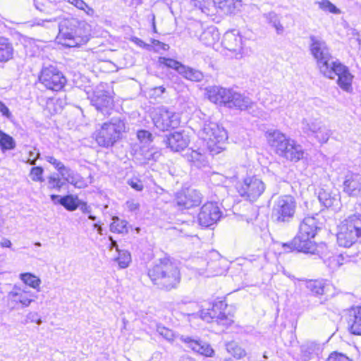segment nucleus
<instances>
[{"instance_id":"1","label":"nucleus","mask_w":361,"mask_h":361,"mask_svg":"<svg viewBox=\"0 0 361 361\" xmlns=\"http://www.w3.org/2000/svg\"><path fill=\"white\" fill-rule=\"evenodd\" d=\"M319 215L306 216L300 224L299 232L290 243H283V247L298 252L314 254L317 250V245L312 240L322 226L319 221Z\"/></svg>"},{"instance_id":"2","label":"nucleus","mask_w":361,"mask_h":361,"mask_svg":"<svg viewBox=\"0 0 361 361\" xmlns=\"http://www.w3.org/2000/svg\"><path fill=\"white\" fill-rule=\"evenodd\" d=\"M148 276L154 285L167 290L176 288L180 279L179 269L169 257L155 260L148 269Z\"/></svg>"},{"instance_id":"3","label":"nucleus","mask_w":361,"mask_h":361,"mask_svg":"<svg viewBox=\"0 0 361 361\" xmlns=\"http://www.w3.org/2000/svg\"><path fill=\"white\" fill-rule=\"evenodd\" d=\"M267 139L269 145L279 157L295 163L303 158L302 147L281 131L278 130L268 131Z\"/></svg>"},{"instance_id":"4","label":"nucleus","mask_w":361,"mask_h":361,"mask_svg":"<svg viewBox=\"0 0 361 361\" xmlns=\"http://www.w3.org/2000/svg\"><path fill=\"white\" fill-rule=\"evenodd\" d=\"M207 94L211 102L224 104L229 108L235 107L240 110H246L253 105V102L250 97L230 89L214 86L208 90Z\"/></svg>"},{"instance_id":"5","label":"nucleus","mask_w":361,"mask_h":361,"mask_svg":"<svg viewBox=\"0 0 361 361\" xmlns=\"http://www.w3.org/2000/svg\"><path fill=\"white\" fill-rule=\"evenodd\" d=\"M81 23L75 18L63 19L59 24L57 39L66 47H76L85 44L90 39L83 34Z\"/></svg>"},{"instance_id":"6","label":"nucleus","mask_w":361,"mask_h":361,"mask_svg":"<svg viewBox=\"0 0 361 361\" xmlns=\"http://www.w3.org/2000/svg\"><path fill=\"white\" fill-rule=\"evenodd\" d=\"M199 136L206 142V147L211 155L218 154L225 149L227 133L216 123L206 121L199 131Z\"/></svg>"},{"instance_id":"7","label":"nucleus","mask_w":361,"mask_h":361,"mask_svg":"<svg viewBox=\"0 0 361 361\" xmlns=\"http://www.w3.org/2000/svg\"><path fill=\"white\" fill-rule=\"evenodd\" d=\"M360 236V215L353 214L341 221L337 233V243L339 246L350 247Z\"/></svg>"},{"instance_id":"8","label":"nucleus","mask_w":361,"mask_h":361,"mask_svg":"<svg viewBox=\"0 0 361 361\" xmlns=\"http://www.w3.org/2000/svg\"><path fill=\"white\" fill-rule=\"evenodd\" d=\"M125 128L123 119L119 117L112 118L109 122L103 123L100 129L96 131V142L101 147H111L119 140Z\"/></svg>"},{"instance_id":"9","label":"nucleus","mask_w":361,"mask_h":361,"mask_svg":"<svg viewBox=\"0 0 361 361\" xmlns=\"http://www.w3.org/2000/svg\"><path fill=\"white\" fill-rule=\"evenodd\" d=\"M310 51L317 61V66L322 75L330 73L329 68L336 59L331 56L326 42L321 37L311 35L310 37Z\"/></svg>"},{"instance_id":"10","label":"nucleus","mask_w":361,"mask_h":361,"mask_svg":"<svg viewBox=\"0 0 361 361\" xmlns=\"http://www.w3.org/2000/svg\"><path fill=\"white\" fill-rule=\"evenodd\" d=\"M190 307L195 310L185 314V316H231L235 312V307L228 305L225 300L214 302L204 301L201 304L192 303Z\"/></svg>"},{"instance_id":"11","label":"nucleus","mask_w":361,"mask_h":361,"mask_svg":"<svg viewBox=\"0 0 361 361\" xmlns=\"http://www.w3.org/2000/svg\"><path fill=\"white\" fill-rule=\"evenodd\" d=\"M296 201L292 195H281L274 201L271 217L278 224L290 222L295 213Z\"/></svg>"},{"instance_id":"12","label":"nucleus","mask_w":361,"mask_h":361,"mask_svg":"<svg viewBox=\"0 0 361 361\" xmlns=\"http://www.w3.org/2000/svg\"><path fill=\"white\" fill-rule=\"evenodd\" d=\"M236 189L241 197L254 202L264 192L265 185L257 176H250L239 182L236 185Z\"/></svg>"},{"instance_id":"13","label":"nucleus","mask_w":361,"mask_h":361,"mask_svg":"<svg viewBox=\"0 0 361 361\" xmlns=\"http://www.w3.org/2000/svg\"><path fill=\"white\" fill-rule=\"evenodd\" d=\"M152 120L156 128L161 131L176 128L180 124L179 114L165 106H160L155 110Z\"/></svg>"},{"instance_id":"14","label":"nucleus","mask_w":361,"mask_h":361,"mask_svg":"<svg viewBox=\"0 0 361 361\" xmlns=\"http://www.w3.org/2000/svg\"><path fill=\"white\" fill-rule=\"evenodd\" d=\"M39 80L47 89L54 91L61 90L66 82L63 73L51 65L42 69Z\"/></svg>"},{"instance_id":"15","label":"nucleus","mask_w":361,"mask_h":361,"mask_svg":"<svg viewBox=\"0 0 361 361\" xmlns=\"http://www.w3.org/2000/svg\"><path fill=\"white\" fill-rule=\"evenodd\" d=\"M330 73L324 76L334 79L338 77L337 84L343 90L347 92L352 91V82L353 75L350 73L349 68L342 64L338 60H336L334 63L329 68Z\"/></svg>"},{"instance_id":"16","label":"nucleus","mask_w":361,"mask_h":361,"mask_svg":"<svg viewBox=\"0 0 361 361\" xmlns=\"http://www.w3.org/2000/svg\"><path fill=\"white\" fill-rule=\"evenodd\" d=\"M302 130L308 136H314L320 143H326L331 135V130L317 118H304Z\"/></svg>"},{"instance_id":"17","label":"nucleus","mask_w":361,"mask_h":361,"mask_svg":"<svg viewBox=\"0 0 361 361\" xmlns=\"http://www.w3.org/2000/svg\"><path fill=\"white\" fill-rule=\"evenodd\" d=\"M33 297L27 288L15 286L7 295L8 305L11 309L27 307L34 300Z\"/></svg>"},{"instance_id":"18","label":"nucleus","mask_w":361,"mask_h":361,"mask_svg":"<svg viewBox=\"0 0 361 361\" xmlns=\"http://www.w3.org/2000/svg\"><path fill=\"white\" fill-rule=\"evenodd\" d=\"M221 216V212L216 203L208 202L200 209L198 221L202 226L209 227L215 224Z\"/></svg>"},{"instance_id":"19","label":"nucleus","mask_w":361,"mask_h":361,"mask_svg":"<svg viewBox=\"0 0 361 361\" xmlns=\"http://www.w3.org/2000/svg\"><path fill=\"white\" fill-rule=\"evenodd\" d=\"M200 192L194 189H187L177 192L175 202L179 209H188L198 206L201 203Z\"/></svg>"},{"instance_id":"20","label":"nucleus","mask_w":361,"mask_h":361,"mask_svg":"<svg viewBox=\"0 0 361 361\" xmlns=\"http://www.w3.org/2000/svg\"><path fill=\"white\" fill-rule=\"evenodd\" d=\"M91 103L104 115H110L114 107V100L109 92L100 88H97L94 92Z\"/></svg>"},{"instance_id":"21","label":"nucleus","mask_w":361,"mask_h":361,"mask_svg":"<svg viewBox=\"0 0 361 361\" xmlns=\"http://www.w3.org/2000/svg\"><path fill=\"white\" fill-rule=\"evenodd\" d=\"M180 340L194 353L209 357H212L214 355V350L212 346L200 338L182 335L180 337Z\"/></svg>"},{"instance_id":"22","label":"nucleus","mask_w":361,"mask_h":361,"mask_svg":"<svg viewBox=\"0 0 361 361\" xmlns=\"http://www.w3.org/2000/svg\"><path fill=\"white\" fill-rule=\"evenodd\" d=\"M221 44L227 50L238 54L241 53L243 49L244 40L240 32L233 30L225 32Z\"/></svg>"},{"instance_id":"23","label":"nucleus","mask_w":361,"mask_h":361,"mask_svg":"<svg viewBox=\"0 0 361 361\" xmlns=\"http://www.w3.org/2000/svg\"><path fill=\"white\" fill-rule=\"evenodd\" d=\"M343 192L352 197H357L361 192V174L348 171L343 183Z\"/></svg>"},{"instance_id":"24","label":"nucleus","mask_w":361,"mask_h":361,"mask_svg":"<svg viewBox=\"0 0 361 361\" xmlns=\"http://www.w3.org/2000/svg\"><path fill=\"white\" fill-rule=\"evenodd\" d=\"M166 144L172 151L178 152L187 147L189 143L188 137L180 132H175L167 136Z\"/></svg>"},{"instance_id":"25","label":"nucleus","mask_w":361,"mask_h":361,"mask_svg":"<svg viewBox=\"0 0 361 361\" xmlns=\"http://www.w3.org/2000/svg\"><path fill=\"white\" fill-rule=\"evenodd\" d=\"M318 199L319 202L326 208H332L334 210H336L339 207V195L332 193L329 190L319 189Z\"/></svg>"},{"instance_id":"26","label":"nucleus","mask_w":361,"mask_h":361,"mask_svg":"<svg viewBox=\"0 0 361 361\" xmlns=\"http://www.w3.org/2000/svg\"><path fill=\"white\" fill-rule=\"evenodd\" d=\"M50 197L54 202H56V200H57V202L59 204L70 212L75 211L80 206V200L78 196L68 195L61 197L58 195H51Z\"/></svg>"},{"instance_id":"27","label":"nucleus","mask_w":361,"mask_h":361,"mask_svg":"<svg viewBox=\"0 0 361 361\" xmlns=\"http://www.w3.org/2000/svg\"><path fill=\"white\" fill-rule=\"evenodd\" d=\"M185 156L187 159L197 168L204 166L208 164L207 156L203 149L199 148L197 150L190 149Z\"/></svg>"},{"instance_id":"28","label":"nucleus","mask_w":361,"mask_h":361,"mask_svg":"<svg viewBox=\"0 0 361 361\" xmlns=\"http://www.w3.org/2000/svg\"><path fill=\"white\" fill-rule=\"evenodd\" d=\"M14 49L8 38L0 37V62L5 63L13 58Z\"/></svg>"},{"instance_id":"29","label":"nucleus","mask_w":361,"mask_h":361,"mask_svg":"<svg viewBox=\"0 0 361 361\" xmlns=\"http://www.w3.org/2000/svg\"><path fill=\"white\" fill-rule=\"evenodd\" d=\"M214 5L225 14H231L240 5L239 0H213Z\"/></svg>"},{"instance_id":"30","label":"nucleus","mask_w":361,"mask_h":361,"mask_svg":"<svg viewBox=\"0 0 361 361\" xmlns=\"http://www.w3.org/2000/svg\"><path fill=\"white\" fill-rule=\"evenodd\" d=\"M219 39V33L216 27H210L204 30L200 40L206 46H212Z\"/></svg>"},{"instance_id":"31","label":"nucleus","mask_w":361,"mask_h":361,"mask_svg":"<svg viewBox=\"0 0 361 361\" xmlns=\"http://www.w3.org/2000/svg\"><path fill=\"white\" fill-rule=\"evenodd\" d=\"M179 74L185 79L194 82H200L204 78V75L200 71L185 65H183V67H180Z\"/></svg>"},{"instance_id":"32","label":"nucleus","mask_w":361,"mask_h":361,"mask_svg":"<svg viewBox=\"0 0 361 361\" xmlns=\"http://www.w3.org/2000/svg\"><path fill=\"white\" fill-rule=\"evenodd\" d=\"M66 172V175H62L61 176L75 188H82L87 185L85 180L78 173H75L69 168Z\"/></svg>"},{"instance_id":"33","label":"nucleus","mask_w":361,"mask_h":361,"mask_svg":"<svg viewBox=\"0 0 361 361\" xmlns=\"http://www.w3.org/2000/svg\"><path fill=\"white\" fill-rule=\"evenodd\" d=\"M34 4L37 10L48 15L57 11L56 3L49 0H34Z\"/></svg>"},{"instance_id":"34","label":"nucleus","mask_w":361,"mask_h":361,"mask_svg":"<svg viewBox=\"0 0 361 361\" xmlns=\"http://www.w3.org/2000/svg\"><path fill=\"white\" fill-rule=\"evenodd\" d=\"M264 18L266 19L267 23L273 26L277 32V34H282L284 31V27L280 22L279 17L275 12H269L264 13Z\"/></svg>"},{"instance_id":"35","label":"nucleus","mask_w":361,"mask_h":361,"mask_svg":"<svg viewBox=\"0 0 361 361\" xmlns=\"http://www.w3.org/2000/svg\"><path fill=\"white\" fill-rule=\"evenodd\" d=\"M0 147L2 152L13 149L16 147L14 139L0 129Z\"/></svg>"},{"instance_id":"36","label":"nucleus","mask_w":361,"mask_h":361,"mask_svg":"<svg viewBox=\"0 0 361 361\" xmlns=\"http://www.w3.org/2000/svg\"><path fill=\"white\" fill-rule=\"evenodd\" d=\"M112 222L110 225V231L118 233H127L128 229L127 227L128 222L126 220L120 219L117 216L112 218Z\"/></svg>"},{"instance_id":"37","label":"nucleus","mask_w":361,"mask_h":361,"mask_svg":"<svg viewBox=\"0 0 361 361\" xmlns=\"http://www.w3.org/2000/svg\"><path fill=\"white\" fill-rule=\"evenodd\" d=\"M305 287L308 291L314 295H323L324 291V283L317 280L307 281L305 283Z\"/></svg>"},{"instance_id":"38","label":"nucleus","mask_w":361,"mask_h":361,"mask_svg":"<svg viewBox=\"0 0 361 361\" xmlns=\"http://www.w3.org/2000/svg\"><path fill=\"white\" fill-rule=\"evenodd\" d=\"M226 350L235 358L240 359L246 355V352L235 342H228L226 344Z\"/></svg>"},{"instance_id":"39","label":"nucleus","mask_w":361,"mask_h":361,"mask_svg":"<svg viewBox=\"0 0 361 361\" xmlns=\"http://www.w3.org/2000/svg\"><path fill=\"white\" fill-rule=\"evenodd\" d=\"M20 278L26 285H28L33 288H39L41 283V280L30 273L20 274Z\"/></svg>"},{"instance_id":"40","label":"nucleus","mask_w":361,"mask_h":361,"mask_svg":"<svg viewBox=\"0 0 361 361\" xmlns=\"http://www.w3.org/2000/svg\"><path fill=\"white\" fill-rule=\"evenodd\" d=\"M348 324V330L352 334L361 335V317H350Z\"/></svg>"},{"instance_id":"41","label":"nucleus","mask_w":361,"mask_h":361,"mask_svg":"<svg viewBox=\"0 0 361 361\" xmlns=\"http://www.w3.org/2000/svg\"><path fill=\"white\" fill-rule=\"evenodd\" d=\"M118 256L116 258V261L121 269H125L128 267L131 261L130 253L127 250H119L118 251Z\"/></svg>"},{"instance_id":"42","label":"nucleus","mask_w":361,"mask_h":361,"mask_svg":"<svg viewBox=\"0 0 361 361\" xmlns=\"http://www.w3.org/2000/svg\"><path fill=\"white\" fill-rule=\"evenodd\" d=\"M159 62L160 64H163L168 68L176 70L178 73L180 71V67H183V64L180 62L170 58L159 57Z\"/></svg>"},{"instance_id":"43","label":"nucleus","mask_w":361,"mask_h":361,"mask_svg":"<svg viewBox=\"0 0 361 361\" xmlns=\"http://www.w3.org/2000/svg\"><path fill=\"white\" fill-rule=\"evenodd\" d=\"M56 20H57V18L56 17L45 18V19L34 18L31 20L25 22L24 23V25L26 27H32L34 26H42V27H47V26L46 25L47 23H51V22H56Z\"/></svg>"},{"instance_id":"44","label":"nucleus","mask_w":361,"mask_h":361,"mask_svg":"<svg viewBox=\"0 0 361 361\" xmlns=\"http://www.w3.org/2000/svg\"><path fill=\"white\" fill-rule=\"evenodd\" d=\"M157 332L162 336L166 340L169 342H173L176 338L181 336L178 334H176L173 331L168 328H166L161 325H157Z\"/></svg>"},{"instance_id":"45","label":"nucleus","mask_w":361,"mask_h":361,"mask_svg":"<svg viewBox=\"0 0 361 361\" xmlns=\"http://www.w3.org/2000/svg\"><path fill=\"white\" fill-rule=\"evenodd\" d=\"M318 5L319 8L324 11H329L336 15L341 13V11L329 0H322L318 2Z\"/></svg>"},{"instance_id":"46","label":"nucleus","mask_w":361,"mask_h":361,"mask_svg":"<svg viewBox=\"0 0 361 361\" xmlns=\"http://www.w3.org/2000/svg\"><path fill=\"white\" fill-rule=\"evenodd\" d=\"M44 159L47 162H49V164L54 166V168L59 171L61 176L66 175V171L68 168L65 166L61 161L56 159L52 156H46Z\"/></svg>"},{"instance_id":"47","label":"nucleus","mask_w":361,"mask_h":361,"mask_svg":"<svg viewBox=\"0 0 361 361\" xmlns=\"http://www.w3.org/2000/svg\"><path fill=\"white\" fill-rule=\"evenodd\" d=\"M141 151L145 161H157L161 156L160 152L153 147L147 149H142Z\"/></svg>"},{"instance_id":"48","label":"nucleus","mask_w":361,"mask_h":361,"mask_svg":"<svg viewBox=\"0 0 361 361\" xmlns=\"http://www.w3.org/2000/svg\"><path fill=\"white\" fill-rule=\"evenodd\" d=\"M137 137L142 144H148L152 142L153 135L147 130H139L137 132Z\"/></svg>"},{"instance_id":"49","label":"nucleus","mask_w":361,"mask_h":361,"mask_svg":"<svg viewBox=\"0 0 361 361\" xmlns=\"http://www.w3.org/2000/svg\"><path fill=\"white\" fill-rule=\"evenodd\" d=\"M43 173L44 169L41 166H35L32 167L30 170V176L33 181L36 182H43Z\"/></svg>"},{"instance_id":"50","label":"nucleus","mask_w":361,"mask_h":361,"mask_svg":"<svg viewBox=\"0 0 361 361\" xmlns=\"http://www.w3.org/2000/svg\"><path fill=\"white\" fill-rule=\"evenodd\" d=\"M63 182L59 177L50 176L48 178V187L51 189H58L59 190L63 187Z\"/></svg>"},{"instance_id":"51","label":"nucleus","mask_w":361,"mask_h":361,"mask_svg":"<svg viewBox=\"0 0 361 361\" xmlns=\"http://www.w3.org/2000/svg\"><path fill=\"white\" fill-rule=\"evenodd\" d=\"M326 361H353V360L341 353L335 351L329 355Z\"/></svg>"},{"instance_id":"52","label":"nucleus","mask_w":361,"mask_h":361,"mask_svg":"<svg viewBox=\"0 0 361 361\" xmlns=\"http://www.w3.org/2000/svg\"><path fill=\"white\" fill-rule=\"evenodd\" d=\"M78 207L82 213L89 214V219L92 221H95L97 219L95 216L91 214V207L90 206L87 205L86 202H84L80 200V206Z\"/></svg>"},{"instance_id":"53","label":"nucleus","mask_w":361,"mask_h":361,"mask_svg":"<svg viewBox=\"0 0 361 361\" xmlns=\"http://www.w3.org/2000/svg\"><path fill=\"white\" fill-rule=\"evenodd\" d=\"M330 263L332 269L339 267L343 264L344 257L343 255L333 256L330 259Z\"/></svg>"},{"instance_id":"54","label":"nucleus","mask_w":361,"mask_h":361,"mask_svg":"<svg viewBox=\"0 0 361 361\" xmlns=\"http://www.w3.org/2000/svg\"><path fill=\"white\" fill-rule=\"evenodd\" d=\"M68 2L75 6L78 9L82 10L88 13L86 9L91 10L87 4L82 0H68Z\"/></svg>"},{"instance_id":"55","label":"nucleus","mask_w":361,"mask_h":361,"mask_svg":"<svg viewBox=\"0 0 361 361\" xmlns=\"http://www.w3.org/2000/svg\"><path fill=\"white\" fill-rule=\"evenodd\" d=\"M128 183L132 188L137 191H141L143 190V184L142 181L138 179H130L128 181Z\"/></svg>"},{"instance_id":"56","label":"nucleus","mask_w":361,"mask_h":361,"mask_svg":"<svg viewBox=\"0 0 361 361\" xmlns=\"http://www.w3.org/2000/svg\"><path fill=\"white\" fill-rule=\"evenodd\" d=\"M0 112L4 116L6 117L7 118H10L12 117V114L10 110L1 101H0Z\"/></svg>"},{"instance_id":"57","label":"nucleus","mask_w":361,"mask_h":361,"mask_svg":"<svg viewBox=\"0 0 361 361\" xmlns=\"http://www.w3.org/2000/svg\"><path fill=\"white\" fill-rule=\"evenodd\" d=\"M131 41L140 47L145 48L147 49H149L151 47L149 44H146L145 42L137 37H133L131 38Z\"/></svg>"},{"instance_id":"58","label":"nucleus","mask_w":361,"mask_h":361,"mask_svg":"<svg viewBox=\"0 0 361 361\" xmlns=\"http://www.w3.org/2000/svg\"><path fill=\"white\" fill-rule=\"evenodd\" d=\"M349 316H361V305H353L348 310Z\"/></svg>"},{"instance_id":"59","label":"nucleus","mask_w":361,"mask_h":361,"mask_svg":"<svg viewBox=\"0 0 361 361\" xmlns=\"http://www.w3.org/2000/svg\"><path fill=\"white\" fill-rule=\"evenodd\" d=\"M126 206L129 211L135 212L139 209V204L134 200H128L126 202Z\"/></svg>"},{"instance_id":"60","label":"nucleus","mask_w":361,"mask_h":361,"mask_svg":"<svg viewBox=\"0 0 361 361\" xmlns=\"http://www.w3.org/2000/svg\"><path fill=\"white\" fill-rule=\"evenodd\" d=\"M152 91H153V94H154L157 97H160L165 92L166 89L163 86H159V87H154L152 90Z\"/></svg>"},{"instance_id":"61","label":"nucleus","mask_w":361,"mask_h":361,"mask_svg":"<svg viewBox=\"0 0 361 361\" xmlns=\"http://www.w3.org/2000/svg\"><path fill=\"white\" fill-rule=\"evenodd\" d=\"M39 158H40V153L37 150V152H36V156L33 159L29 157L28 160L27 161V163H28L30 165H35L36 161Z\"/></svg>"},{"instance_id":"62","label":"nucleus","mask_w":361,"mask_h":361,"mask_svg":"<svg viewBox=\"0 0 361 361\" xmlns=\"http://www.w3.org/2000/svg\"><path fill=\"white\" fill-rule=\"evenodd\" d=\"M109 240H111V244H110V249H113V248H116V251H119V248H118V244H117V242L116 240H114L112 237H109Z\"/></svg>"},{"instance_id":"63","label":"nucleus","mask_w":361,"mask_h":361,"mask_svg":"<svg viewBox=\"0 0 361 361\" xmlns=\"http://www.w3.org/2000/svg\"><path fill=\"white\" fill-rule=\"evenodd\" d=\"M1 245L4 247H10L11 246V242L8 239H4L1 243Z\"/></svg>"},{"instance_id":"64","label":"nucleus","mask_w":361,"mask_h":361,"mask_svg":"<svg viewBox=\"0 0 361 361\" xmlns=\"http://www.w3.org/2000/svg\"><path fill=\"white\" fill-rule=\"evenodd\" d=\"M93 226L95 229H97L98 233H99L100 235H102V228L99 224H98L97 223H95V224H94Z\"/></svg>"}]
</instances>
